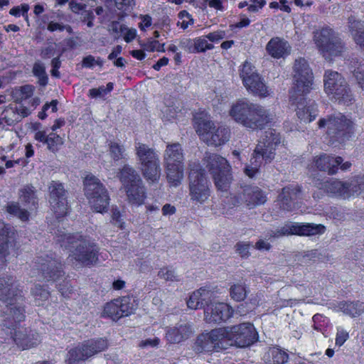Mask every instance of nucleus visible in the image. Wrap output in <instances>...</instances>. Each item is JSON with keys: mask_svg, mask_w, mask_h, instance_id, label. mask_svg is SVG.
<instances>
[{"mask_svg": "<svg viewBox=\"0 0 364 364\" xmlns=\"http://www.w3.org/2000/svg\"><path fill=\"white\" fill-rule=\"evenodd\" d=\"M0 300L6 304L1 321L4 327L12 325L11 318L15 322L24 319V296L14 277L4 275L0 277Z\"/></svg>", "mask_w": 364, "mask_h": 364, "instance_id": "f257e3e1", "label": "nucleus"}, {"mask_svg": "<svg viewBox=\"0 0 364 364\" xmlns=\"http://www.w3.org/2000/svg\"><path fill=\"white\" fill-rule=\"evenodd\" d=\"M229 114L236 122L252 129H262L274 119L272 113L245 98L240 99L233 103Z\"/></svg>", "mask_w": 364, "mask_h": 364, "instance_id": "f03ea898", "label": "nucleus"}, {"mask_svg": "<svg viewBox=\"0 0 364 364\" xmlns=\"http://www.w3.org/2000/svg\"><path fill=\"white\" fill-rule=\"evenodd\" d=\"M58 241L61 247L69 250L68 259L71 261L90 267L98 260V247L96 244L78 232L64 234Z\"/></svg>", "mask_w": 364, "mask_h": 364, "instance_id": "7ed1b4c3", "label": "nucleus"}, {"mask_svg": "<svg viewBox=\"0 0 364 364\" xmlns=\"http://www.w3.org/2000/svg\"><path fill=\"white\" fill-rule=\"evenodd\" d=\"M163 159L168 183L172 186H179L184 176V154L181 145L178 142L167 144Z\"/></svg>", "mask_w": 364, "mask_h": 364, "instance_id": "20e7f679", "label": "nucleus"}, {"mask_svg": "<svg viewBox=\"0 0 364 364\" xmlns=\"http://www.w3.org/2000/svg\"><path fill=\"white\" fill-rule=\"evenodd\" d=\"M324 90L335 102L344 105L353 104V95L346 79L336 71L326 70L323 76Z\"/></svg>", "mask_w": 364, "mask_h": 364, "instance_id": "39448f33", "label": "nucleus"}, {"mask_svg": "<svg viewBox=\"0 0 364 364\" xmlns=\"http://www.w3.org/2000/svg\"><path fill=\"white\" fill-rule=\"evenodd\" d=\"M127 200L132 205H139L146 197L145 188L137 172L131 166L125 165L119 173Z\"/></svg>", "mask_w": 364, "mask_h": 364, "instance_id": "423d86ee", "label": "nucleus"}, {"mask_svg": "<svg viewBox=\"0 0 364 364\" xmlns=\"http://www.w3.org/2000/svg\"><path fill=\"white\" fill-rule=\"evenodd\" d=\"M203 161L206 168L213 176L217 188L226 191L232 179L231 168L228 161L218 154L205 153Z\"/></svg>", "mask_w": 364, "mask_h": 364, "instance_id": "0eeeda50", "label": "nucleus"}, {"mask_svg": "<svg viewBox=\"0 0 364 364\" xmlns=\"http://www.w3.org/2000/svg\"><path fill=\"white\" fill-rule=\"evenodd\" d=\"M84 191L91 207L97 213L107 212L109 197L107 189L99 178L87 175L84 179Z\"/></svg>", "mask_w": 364, "mask_h": 364, "instance_id": "6e6552de", "label": "nucleus"}, {"mask_svg": "<svg viewBox=\"0 0 364 364\" xmlns=\"http://www.w3.org/2000/svg\"><path fill=\"white\" fill-rule=\"evenodd\" d=\"M196 123L197 133L208 145L221 146L230 139V130L225 126L216 127L212 121L204 117H196Z\"/></svg>", "mask_w": 364, "mask_h": 364, "instance_id": "1a4fd4ad", "label": "nucleus"}, {"mask_svg": "<svg viewBox=\"0 0 364 364\" xmlns=\"http://www.w3.org/2000/svg\"><path fill=\"white\" fill-rule=\"evenodd\" d=\"M325 231L326 227L321 224L289 222L282 227L267 230L265 237L267 240H274L291 235L314 236L323 234Z\"/></svg>", "mask_w": 364, "mask_h": 364, "instance_id": "9d476101", "label": "nucleus"}, {"mask_svg": "<svg viewBox=\"0 0 364 364\" xmlns=\"http://www.w3.org/2000/svg\"><path fill=\"white\" fill-rule=\"evenodd\" d=\"M319 128H326V134L338 140H343L353 130V122L341 112L328 115L318 122Z\"/></svg>", "mask_w": 364, "mask_h": 364, "instance_id": "9b49d317", "label": "nucleus"}, {"mask_svg": "<svg viewBox=\"0 0 364 364\" xmlns=\"http://www.w3.org/2000/svg\"><path fill=\"white\" fill-rule=\"evenodd\" d=\"M314 41L319 52L326 59L331 56H337L343 50L341 38L328 26L314 32Z\"/></svg>", "mask_w": 364, "mask_h": 364, "instance_id": "f8f14e48", "label": "nucleus"}, {"mask_svg": "<svg viewBox=\"0 0 364 364\" xmlns=\"http://www.w3.org/2000/svg\"><path fill=\"white\" fill-rule=\"evenodd\" d=\"M135 149L144 176L151 181L159 180L161 176V167L157 154L153 149L141 143L136 144Z\"/></svg>", "mask_w": 364, "mask_h": 364, "instance_id": "ddd939ff", "label": "nucleus"}, {"mask_svg": "<svg viewBox=\"0 0 364 364\" xmlns=\"http://www.w3.org/2000/svg\"><path fill=\"white\" fill-rule=\"evenodd\" d=\"M189 173V196L194 203L203 204L210 196V182L205 176V171L195 165Z\"/></svg>", "mask_w": 364, "mask_h": 364, "instance_id": "4468645a", "label": "nucleus"}, {"mask_svg": "<svg viewBox=\"0 0 364 364\" xmlns=\"http://www.w3.org/2000/svg\"><path fill=\"white\" fill-rule=\"evenodd\" d=\"M63 274L61 262L48 255L37 257L31 271L32 277L46 281H55Z\"/></svg>", "mask_w": 364, "mask_h": 364, "instance_id": "2eb2a0df", "label": "nucleus"}, {"mask_svg": "<svg viewBox=\"0 0 364 364\" xmlns=\"http://www.w3.org/2000/svg\"><path fill=\"white\" fill-rule=\"evenodd\" d=\"M243 85L249 93L260 97H265L269 95L268 87L264 79L257 73V70L251 63L245 62L240 73Z\"/></svg>", "mask_w": 364, "mask_h": 364, "instance_id": "dca6fc26", "label": "nucleus"}, {"mask_svg": "<svg viewBox=\"0 0 364 364\" xmlns=\"http://www.w3.org/2000/svg\"><path fill=\"white\" fill-rule=\"evenodd\" d=\"M294 73V85L291 92H293V97H297L295 93H309L311 89L313 73L304 58H299L295 60Z\"/></svg>", "mask_w": 364, "mask_h": 364, "instance_id": "f3484780", "label": "nucleus"}, {"mask_svg": "<svg viewBox=\"0 0 364 364\" xmlns=\"http://www.w3.org/2000/svg\"><path fill=\"white\" fill-rule=\"evenodd\" d=\"M231 346L247 348L255 343L258 334L254 326L250 323H242L228 326Z\"/></svg>", "mask_w": 364, "mask_h": 364, "instance_id": "a211bd4d", "label": "nucleus"}, {"mask_svg": "<svg viewBox=\"0 0 364 364\" xmlns=\"http://www.w3.org/2000/svg\"><path fill=\"white\" fill-rule=\"evenodd\" d=\"M13 323L9 327H4V331L9 333L11 338L16 346L22 349H28L37 346L41 342L40 336L38 333L26 328L18 326L20 321L15 322L12 318Z\"/></svg>", "mask_w": 364, "mask_h": 364, "instance_id": "6ab92c4d", "label": "nucleus"}, {"mask_svg": "<svg viewBox=\"0 0 364 364\" xmlns=\"http://www.w3.org/2000/svg\"><path fill=\"white\" fill-rule=\"evenodd\" d=\"M49 203L51 210L57 218H61L68 213V205L66 197V191L63 185L53 181L49 186Z\"/></svg>", "mask_w": 364, "mask_h": 364, "instance_id": "aec40b11", "label": "nucleus"}, {"mask_svg": "<svg viewBox=\"0 0 364 364\" xmlns=\"http://www.w3.org/2000/svg\"><path fill=\"white\" fill-rule=\"evenodd\" d=\"M306 95L295 93L297 97H293V92H291L290 100L296 105V113L298 118L304 122H311L318 115V107L314 100H306L304 97Z\"/></svg>", "mask_w": 364, "mask_h": 364, "instance_id": "412c9836", "label": "nucleus"}, {"mask_svg": "<svg viewBox=\"0 0 364 364\" xmlns=\"http://www.w3.org/2000/svg\"><path fill=\"white\" fill-rule=\"evenodd\" d=\"M235 205L245 203L250 208L264 204L267 201L264 193L257 186H245L235 197Z\"/></svg>", "mask_w": 364, "mask_h": 364, "instance_id": "4be33fe9", "label": "nucleus"}, {"mask_svg": "<svg viewBox=\"0 0 364 364\" xmlns=\"http://www.w3.org/2000/svg\"><path fill=\"white\" fill-rule=\"evenodd\" d=\"M233 311L232 308L225 303H212L205 308V320L208 323H220L229 319Z\"/></svg>", "mask_w": 364, "mask_h": 364, "instance_id": "5701e85b", "label": "nucleus"}, {"mask_svg": "<svg viewBox=\"0 0 364 364\" xmlns=\"http://www.w3.org/2000/svg\"><path fill=\"white\" fill-rule=\"evenodd\" d=\"M301 195V188L298 185H289L282 189L278 196L277 205L279 210L289 212L295 208L294 200L299 199Z\"/></svg>", "mask_w": 364, "mask_h": 364, "instance_id": "b1692460", "label": "nucleus"}, {"mask_svg": "<svg viewBox=\"0 0 364 364\" xmlns=\"http://www.w3.org/2000/svg\"><path fill=\"white\" fill-rule=\"evenodd\" d=\"M193 333V326L190 323L181 321L166 328V338L170 343H180L188 339Z\"/></svg>", "mask_w": 364, "mask_h": 364, "instance_id": "393cba45", "label": "nucleus"}, {"mask_svg": "<svg viewBox=\"0 0 364 364\" xmlns=\"http://www.w3.org/2000/svg\"><path fill=\"white\" fill-rule=\"evenodd\" d=\"M259 151H257V147H255L250 163L245 168L244 172L250 178H254L259 172L262 161H264L265 163H270L273 160L271 151L268 152Z\"/></svg>", "mask_w": 364, "mask_h": 364, "instance_id": "a878e982", "label": "nucleus"}, {"mask_svg": "<svg viewBox=\"0 0 364 364\" xmlns=\"http://www.w3.org/2000/svg\"><path fill=\"white\" fill-rule=\"evenodd\" d=\"M281 142V137L278 132L274 129H269L264 132L260 136V140L257 145V151H263L268 152L271 151L273 159L275 156L276 146Z\"/></svg>", "mask_w": 364, "mask_h": 364, "instance_id": "bb28decb", "label": "nucleus"}, {"mask_svg": "<svg viewBox=\"0 0 364 364\" xmlns=\"http://www.w3.org/2000/svg\"><path fill=\"white\" fill-rule=\"evenodd\" d=\"M314 183L319 189H322L327 193L344 198L349 197L348 182H342L337 180L320 181L319 179H317L314 181Z\"/></svg>", "mask_w": 364, "mask_h": 364, "instance_id": "cd10ccee", "label": "nucleus"}, {"mask_svg": "<svg viewBox=\"0 0 364 364\" xmlns=\"http://www.w3.org/2000/svg\"><path fill=\"white\" fill-rule=\"evenodd\" d=\"M347 26L355 43L364 50V22L350 15L347 19Z\"/></svg>", "mask_w": 364, "mask_h": 364, "instance_id": "c85d7f7f", "label": "nucleus"}, {"mask_svg": "<svg viewBox=\"0 0 364 364\" xmlns=\"http://www.w3.org/2000/svg\"><path fill=\"white\" fill-rule=\"evenodd\" d=\"M342 162L343 159L341 157L334 158L326 154L321 155L314 161L315 166L318 170L326 171L331 175L337 172L338 166Z\"/></svg>", "mask_w": 364, "mask_h": 364, "instance_id": "c756f323", "label": "nucleus"}, {"mask_svg": "<svg viewBox=\"0 0 364 364\" xmlns=\"http://www.w3.org/2000/svg\"><path fill=\"white\" fill-rule=\"evenodd\" d=\"M10 227L0 220V266L6 262L9 255V249L11 246Z\"/></svg>", "mask_w": 364, "mask_h": 364, "instance_id": "7c9ffc66", "label": "nucleus"}, {"mask_svg": "<svg viewBox=\"0 0 364 364\" xmlns=\"http://www.w3.org/2000/svg\"><path fill=\"white\" fill-rule=\"evenodd\" d=\"M262 360L266 364H285L289 360V355L277 346H270L264 352Z\"/></svg>", "mask_w": 364, "mask_h": 364, "instance_id": "2f4dec72", "label": "nucleus"}, {"mask_svg": "<svg viewBox=\"0 0 364 364\" xmlns=\"http://www.w3.org/2000/svg\"><path fill=\"white\" fill-rule=\"evenodd\" d=\"M210 333L215 346V351L225 350L231 346L228 326L215 328L210 331Z\"/></svg>", "mask_w": 364, "mask_h": 364, "instance_id": "473e14b6", "label": "nucleus"}, {"mask_svg": "<svg viewBox=\"0 0 364 364\" xmlns=\"http://www.w3.org/2000/svg\"><path fill=\"white\" fill-rule=\"evenodd\" d=\"M21 203L30 210H36L38 200L36 195V189L31 185H26L19 190Z\"/></svg>", "mask_w": 364, "mask_h": 364, "instance_id": "72a5a7b5", "label": "nucleus"}, {"mask_svg": "<svg viewBox=\"0 0 364 364\" xmlns=\"http://www.w3.org/2000/svg\"><path fill=\"white\" fill-rule=\"evenodd\" d=\"M289 48L288 43L278 37L272 38L266 46L269 54L276 58H282L288 54Z\"/></svg>", "mask_w": 364, "mask_h": 364, "instance_id": "f704fd0d", "label": "nucleus"}, {"mask_svg": "<svg viewBox=\"0 0 364 364\" xmlns=\"http://www.w3.org/2000/svg\"><path fill=\"white\" fill-rule=\"evenodd\" d=\"M338 311L351 317L362 314L364 311V304L360 301H341L338 304Z\"/></svg>", "mask_w": 364, "mask_h": 364, "instance_id": "c9c22d12", "label": "nucleus"}, {"mask_svg": "<svg viewBox=\"0 0 364 364\" xmlns=\"http://www.w3.org/2000/svg\"><path fill=\"white\" fill-rule=\"evenodd\" d=\"M89 358L87 349L82 343L68 351L66 363L67 364H77L79 362L85 360Z\"/></svg>", "mask_w": 364, "mask_h": 364, "instance_id": "e433bc0d", "label": "nucleus"}, {"mask_svg": "<svg viewBox=\"0 0 364 364\" xmlns=\"http://www.w3.org/2000/svg\"><path fill=\"white\" fill-rule=\"evenodd\" d=\"M210 331L199 335L196 341L197 350L199 351L212 352L215 350L214 341Z\"/></svg>", "mask_w": 364, "mask_h": 364, "instance_id": "4c0bfd02", "label": "nucleus"}, {"mask_svg": "<svg viewBox=\"0 0 364 364\" xmlns=\"http://www.w3.org/2000/svg\"><path fill=\"white\" fill-rule=\"evenodd\" d=\"M83 345L87 349L89 357H91L97 353L105 350L108 347L107 340L103 338L87 341L84 342Z\"/></svg>", "mask_w": 364, "mask_h": 364, "instance_id": "58836bf2", "label": "nucleus"}, {"mask_svg": "<svg viewBox=\"0 0 364 364\" xmlns=\"http://www.w3.org/2000/svg\"><path fill=\"white\" fill-rule=\"evenodd\" d=\"M5 210L8 213L17 217L23 222L28 221L29 219L28 211L21 208L19 203L17 202H9L5 206Z\"/></svg>", "mask_w": 364, "mask_h": 364, "instance_id": "ea45409f", "label": "nucleus"}, {"mask_svg": "<svg viewBox=\"0 0 364 364\" xmlns=\"http://www.w3.org/2000/svg\"><path fill=\"white\" fill-rule=\"evenodd\" d=\"M31 293L38 306L43 305V302L50 297V291L40 284H35L31 289Z\"/></svg>", "mask_w": 364, "mask_h": 364, "instance_id": "a19ab883", "label": "nucleus"}, {"mask_svg": "<svg viewBox=\"0 0 364 364\" xmlns=\"http://www.w3.org/2000/svg\"><path fill=\"white\" fill-rule=\"evenodd\" d=\"M353 73L360 87L364 91V60L353 59L350 62Z\"/></svg>", "mask_w": 364, "mask_h": 364, "instance_id": "79ce46f5", "label": "nucleus"}, {"mask_svg": "<svg viewBox=\"0 0 364 364\" xmlns=\"http://www.w3.org/2000/svg\"><path fill=\"white\" fill-rule=\"evenodd\" d=\"M109 151L111 158L114 161L126 159L127 153L124 145L116 141L109 143Z\"/></svg>", "mask_w": 364, "mask_h": 364, "instance_id": "37998d69", "label": "nucleus"}, {"mask_svg": "<svg viewBox=\"0 0 364 364\" xmlns=\"http://www.w3.org/2000/svg\"><path fill=\"white\" fill-rule=\"evenodd\" d=\"M247 294V287L245 284H234L230 288V296L236 301H243L246 298Z\"/></svg>", "mask_w": 364, "mask_h": 364, "instance_id": "c03bdc74", "label": "nucleus"}, {"mask_svg": "<svg viewBox=\"0 0 364 364\" xmlns=\"http://www.w3.org/2000/svg\"><path fill=\"white\" fill-rule=\"evenodd\" d=\"M349 196L351 195H363L364 199V176H356L348 182Z\"/></svg>", "mask_w": 364, "mask_h": 364, "instance_id": "a18cd8bd", "label": "nucleus"}, {"mask_svg": "<svg viewBox=\"0 0 364 364\" xmlns=\"http://www.w3.org/2000/svg\"><path fill=\"white\" fill-rule=\"evenodd\" d=\"M134 301L129 297H122L117 299L122 317L127 316L134 312L135 309Z\"/></svg>", "mask_w": 364, "mask_h": 364, "instance_id": "49530a36", "label": "nucleus"}, {"mask_svg": "<svg viewBox=\"0 0 364 364\" xmlns=\"http://www.w3.org/2000/svg\"><path fill=\"white\" fill-rule=\"evenodd\" d=\"M63 143V139L55 133L51 132L47 135V141L46 144H47L48 150L53 153L58 151Z\"/></svg>", "mask_w": 364, "mask_h": 364, "instance_id": "de8ad7c7", "label": "nucleus"}, {"mask_svg": "<svg viewBox=\"0 0 364 364\" xmlns=\"http://www.w3.org/2000/svg\"><path fill=\"white\" fill-rule=\"evenodd\" d=\"M194 293H198L199 309L210 306V304H212L213 297L212 291L204 288H200L198 290L194 291Z\"/></svg>", "mask_w": 364, "mask_h": 364, "instance_id": "09e8293b", "label": "nucleus"}, {"mask_svg": "<svg viewBox=\"0 0 364 364\" xmlns=\"http://www.w3.org/2000/svg\"><path fill=\"white\" fill-rule=\"evenodd\" d=\"M33 75L38 78V83L45 86L48 83V75L44 65L41 62H36L33 67Z\"/></svg>", "mask_w": 364, "mask_h": 364, "instance_id": "8fccbe9b", "label": "nucleus"}, {"mask_svg": "<svg viewBox=\"0 0 364 364\" xmlns=\"http://www.w3.org/2000/svg\"><path fill=\"white\" fill-rule=\"evenodd\" d=\"M2 114H4L2 120L9 126H13L20 122L17 110L14 107L6 108Z\"/></svg>", "mask_w": 364, "mask_h": 364, "instance_id": "3c124183", "label": "nucleus"}, {"mask_svg": "<svg viewBox=\"0 0 364 364\" xmlns=\"http://www.w3.org/2000/svg\"><path fill=\"white\" fill-rule=\"evenodd\" d=\"M104 314L112 320L117 321L122 318L117 299L107 303L104 309Z\"/></svg>", "mask_w": 364, "mask_h": 364, "instance_id": "603ef678", "label": "nucleus"}, {"mask_svg": "<svg viewBox=\"0 0 364 364\" xmlns=\"http://www.w3.org/2000/svg\"><path fill=\"white\" fill-rule=\"evenodd\" d=\"M126 29V25L121 23L117 21H113L108 25V31L114 39H119L122 37Z\"/></svg>", "mask_w": 364, "mask_h": 364, "instance_id": "864d4df0", "label": "nucleus"}, {"mask_svg": "<svg viewBox=\"0 0 364 364\" xmlns=\"http://www.w3.org/2000/svg\"><path fill=\"white\" fill-rule=\"evenodd\" d=\"M158 276L161 279H164L168 282H178L179 281L178 276L176 274L174 269L169 267L161 268L159 272Z\"/></svg>", "mask_w": 364, "mask_h": 364, "instance_id": "5fc2aeb1", "label": "nucleus"}, {"mask_svg": "<svg viewBox=\"0 0 364 364\" xmlns=\"http://www.w3.org/2000/svg\"><path fill=\"white\" fill-rule=\"evenodd\" d=\"M251 244L250 242H238L235 245V252L242 258H247L250 256V248Z\"/></svg>", "mask_w": 364, "mask_h": 364, "instance_id": "6e6d98bb", "label": "nucleus"}, {"mask_svg": "<svg viewBox=\"0 0 364 364\" xmlns=\"http://www.w3.org/2000/svg\"><path fill=\"white\" fill-rule=\"evenodd\" d=\"M213 48V46L208 43L204 38H197L194 41V47L193 48V53L204 52L206 50Z\"/></svg>", "mask_w": 364, "mask_h": 364, "instance_id": "4d7b16f0", "label": "nucleus"}, {"mask_svg": "<svg viewBox=\"0 0 364 364\" xmlns=\"http://www.w3.org/2000/svg\"><path fill=\"white\" fill-rule=\"evenodd\" d=\"M114 2L117 9L122 13L129 11L135 4L134 0H114Z\"/></svg>", "mask_w": 364, "mask_h": 364, "instance_id": "13d9d810", "label": "nucleus"}, {"mask_svg": "<svg viewBox=\"0 0 364 364\" xmlns=\"http://www.w3.org/2000/svg\"><path fill=\"white\" fill-rule=\"evenodd\" d=\"M144 48L148 51L164 52V43H159L157 41H151L144 45Z\"/></svg>", "mask_w": 364, "mask_h": 364, "instance_id": "bf43d9fd", "label": "nucleus"}, {"mask_svg": "<svg viewBox=\"0 0 364 364\" xmlns=\"http://www.w3.org/2000/svg\"><path fill=\"white\" fill-rule=\"evenodd\" d=\"M320 258V254L317 250H311L304 252L302 257V262H307L309 261H316Z\"/></svg>", "mask_w": 364, "mask_h": 364, "instance_id": "052dcab7", "label": "nucleus"}, {"mask_svg": "<svg viewBox=\"0 0 364 364\" xmlns=\"http://www.w3.org/2000/svg\"><path fill=\"white\" fill-rule=\"evenodd\" d=\"M159 341L160 340L156 337L153 338H147L140 341L139 346L141 348L156 347L159 345Z\"/></svg>", "mask_w": 364, "mask_h": 364, "instance_id": "680f3d73", "label": "nucleus"}, {"mask_svg": "<svg viewBox=\"0 0 364 364\" xmlns=\"http://www.w3.org/2000/svg\"><path fill=\"white\" fill-rule=\"evenodd\" d=\"M61 62L60 60L59 57L54 58L51 61L52 70L51 75L53 77L59 78L60 77V72L58 71L59 68L60 67Z\"/></svg>", "mask_w": 364, "mask_h": 364, "instance_id": "e2e57ef3", "label": "nucleus"}, {"mask_svg": "<svg viewBox=\"0 0 364 364\" xmlns=\"http://www.w3.org/2000/svg\"><path fill=\"white\" fill-rule=\"evenodd\" d=\"M198 293L193 292L192 294L189 296L188 300L187 301V306L189 309H199V301L198 297Z\"/></svg>", "mask_w": 364, "mask_h": 364, "instance_id": "0e129e2a", "label": "nucleus"}, {"mask_svg": "<svg viewBox=\"0 0 364 364\" xmlns=\"http://www.w3.org/2000/svg\"><path fill=\"white\" fill-rule=\"evenodd\" d=\"M21 92V100H26L31 97L33 92V89L31 85H24L21 87L20 89Z\"/></svg>", "mask_w": 364, "mask_h": 364, "instance_id": "69168bd1", "label": "nucleus"}, {"mask_svg": "<svg viewBox=\"0 0 364 364\" xmlns=\"http://www.w3.org/2000/svg\"><path fill=\"white\" fill-rule=\"evenodd\" d=\"M106 94L107 91L104 86H101L98 88L90 89L89 91V95L93 98L103 97Z\"/></svg>", "mask_w": 364, "mask_h": 364, "instance_id": "338daca9", "label": "nucleus"}, {"mask_svg": "<svg viewBox=\"0 0 364 364\" xmlns=\"http://www.w3.org/2000/svg\"><path fill=\"white\" fill-rule=\"evenodd\" d=\"M225 36V33L223 31H217L213 33H210L206 36V38H208L212 42L218 41Z\"/></svg>", "mask_w": 364, "mask_h": 364, "instance_id": "774afa93", "label": "nucleus"}]
</instances>
